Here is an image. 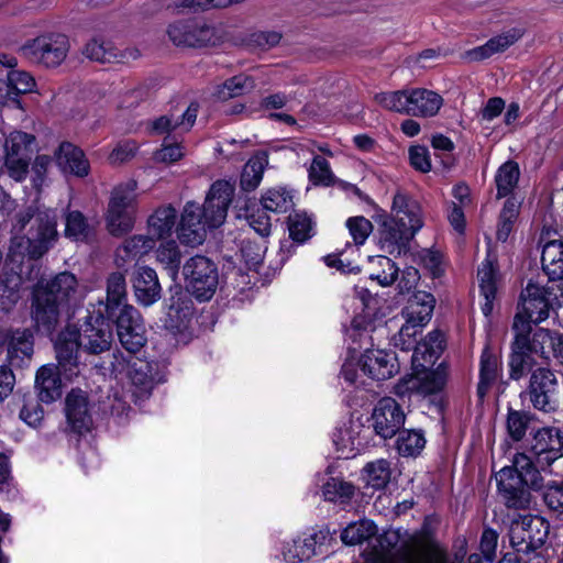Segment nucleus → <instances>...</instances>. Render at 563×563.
Segmentation results:
<instances>
[{
    "label": "nucleus",
    "mask_w": 563,
    "mask_h": 563,
    "mask_svg": "<svg viewBox=\"0 0 563 563\" xmlns=\"http://www.w3.org/2000/svg\"><path fill=\"white\" fill-rule=\"evenodd\" d=\"M234 188L227 180L212 184L202 207L196 202L186 203L179 228L178 238L187 245H199L206 239L207 229L220 227L231 203Z\"/></svg>",
    "instance_id": "f257e3e1"
},
{
    "label": "nucleus",
    "mask_w": 563,
    "mask_h": 563,
    "mask_svg": "<svg viewBox=\"0 0 563 563\" xmlns=\"http://www.w3.org/2000/svg\"><path fill=\"white\" fill-rule=\"evenodd\" d=\"M112 325L102 313H89L80 327L67 325L55 342V352L58 364L66 368L77 364L79 349L90 353L100 354L108 351L112 344Z\"/></svg>",
    "instance_id": "f03ea898"
},
{
    "label": "nucleus",
    "mask_w": 563,
    "mask_h": 563,
    "mask_svg": "<svg viewBox=\"0 0 563 563\" xmlns=\"http://www.w3.org/2000/svg\"><path fill=\"white\" fill-rule=\"evenodd\" d=\"M422 225L419 203L404 194H396L393 199L391 216L386 218L379 228L380 249L391 255L407 253L409 242Z\"/></svg>",
    "instance_id": "7ed1b4c3"
},
{
    "label": "nucleus",
    "mask_w": 563,
    "mask_h": 563,
    "mask_svg": "<svg viewBox=\"0 0 563 563\" xmlns=\"http://www.w3.org/2000/svg\"><path fill=\"white\" fill-rule=\"evenodd\" d=\"M78 282L74 274L63 272L37 282L33 289L32 317L37 325L51 331L58 322L63 308L76 299Z\"/></svg>",
    "instance_id": "20e7f679"
},
{
    "label": "nucleus",
    "mask_w": 563,
    "mask_h": 563,
    "mask_svg": "<svg viewBox=\"0 0 563 563\" xmlns=\"http://www.w3.org/2000/svg\"><path fill=\"white\" fill-rule=\"evenodd\" d=\"M498 494L510 509H528L530 506L529 488L541 489L543 478L531 459L525 453H517L512 464L504 466L495 475Z\"/></svg>",
    "instance_id": "39448f33"
},
{
    "label": "nucleus",
    "mask_w": 563,
    "mask_h": 563,
    "mask_svg": "<svg viewBox=\"0 0 563 563\" xmlns=\"http://www.w3.org/2000/svg\"><path fill=\"white\" fill-rule=\"evenodd\" d=\"M33 219L29 235H16L11 239L8 258L20 266L25 258L38 260L46 254L58 239L57 212L54 209H37L33 216L21 219L22 225Z\"/></svg>",
    "instance_id": "423d86ee"
},
{
    "label": "nucleus",
    "mask_w": 563,
    "mask_h": 563,
    "mask_svg": "<svg viewBox=\"0 0 563 563\" xmlns=\"http://www.w3.org/2000/svg\"><path fill=\"white\" fill-rule=\"evenodd\" d=\"M375 100L389 111L422 118L437 115L443 106V98L426 88L380 92L375 96Z\"/></svg>",
    "instance_id": "0eeeda50"
},
{
    "label": "nucleus",
    "mask_w": 563,
    "mask_h": 563,
    "mask_svg": "<svg viewBox=\"0 0 563 563\" xmlns=\"http://www.w3.org/2000/svg\"><path fill=\"white\" fill-rule=\"evenodd\" d=\"M520 298V311L516 316H521L529 327L538 324L548 319L550 309L562 305L563 280L549 278L544 286L529 282Z\"/></svg>",
    "instance_id": "6e6552de"
},
{
    "label": "nucleus",
    "mask_w": 563,
    "mask_h": 563,
    "mask_svg": "<svg viewBox=\"0 0 563 563\" xmlns=\"http://www.w3.org/2000/svg\"><path fill=\"white\" fill-rule=\"evenodd\" d=\"M167 34L177 46L198 48L219 45L227 38V31L222 25H211L194 20L170 24Z\"/></svg>",
    "instance_id": "1a4fd4ad"
},
{
    "label": "nucleus",
    "mask_w": 563,
    "mask_h": 563,
    "mask_svg": "<svg viewBox=\"0 0 563 563\" xmlns=\"http://www.w3.org/2000/svg\"><path fill=\"white\" fill-rule=\"evenodd\" d=\"M69 47V40L65 34L46 33L27 41L21 47V53L32 63L56 67L64 62Z\"/></svg>",
    "instance_id": "9d476101"
},
{
    "label": "nucleus",
    "mask_w": 563,
    "mask_h": 563,
    "mask_svg": "<svg viewBox=\"0 0 563 563\" xmlns=\"http://www.w3.org/2000/svg\"><path fill=\"white\" fill-rule=\"evenodd\" d=\"M401 539L400 531L389 529L369 542L364 551L367 563H391L393 553ZM427 563H451L444 549L430 544L426 551Z\"/></svg>",
    "instance_id": "9b49d317"
},
{
    "label": "nucleus",
    "mask_w": 563,
    "mask_h": 563,
    "mask_svg": "<svg viewBox=\"0 0 563 563\" xmlns=\"http://www.w3.org/2000/svg\"><path fill=\"white\" fill-rule=\"evenodd\" d=\"M512 329L515 331V340L511 344V353L509 355V377L519 380L527 373L534 371L537 366L545 364L529 347L527 343V333H530L531 327L522 320L521 316H515Z\"/></svg>",
    "instance_id": "f8f14e48"
},
{
    "label": "nucleus",
    "mask_w": 563,
    "mask_h": 563,
    "mask_svg": "<svg viewBox=\"0 0 563 563\" xmlns=\"http://www.w3.org/2000/svg\"><path fill=\"white\" fill-rule=\"evenodd\" d=\"M434 306L435 299L430 292L419 290L410 297L402 312L406 317V323L398 333L402 350L409 349L415 342L418 328L424 327L431 320Z\"/></svg>",
    "instance_id": "ddd939ff"
},
{
    "label": "nucleus",
    "mask_w": 563,
    "mask_h": 563,
    "mask_svg": "<svg viewBox=\"0 0 563 563\" xmlns=\"http://www.w3.org/2000/svg\"><path fill=\"white\" fill-rule=\"evenodd\" d=\"M183 274L187 282V288L200 301L209 300L218 287V271L216 265L205 256L189 258Z\"/></svg>",
    "instance_id": "4468645a"
},
{
    "label": "nucleus",
    "mask_w": 563,
    "mask_h": 563,
    "mask_svg": "<svg viewBox=\"0 0 563 563\" xmlns=\"http://www.w3.org/2000/svg\"><path fill=\"white\" fill-rule=\"evenodd\" d=\"M34 142L33 134L22 131H12L5 137L4 167L12 179L22 181L26 178L32 154L31 146Z\"/></svg>",
    "instance_id": "2eb2a0df"
},
{
    "label": "nucleus",
    "mask_w": 563,
    "mask_h": 563,
    "mask_svg": "<svg viewBox=\"0 0 563 563\" xmlns=\"http://www.w3.org/2000/svg\"><path fill=\"white\" fill-rule=\"evenodd\" d=\"M371 419L375 433L387 440L404 427L406 413L394 398L384 397L375 405Z\"/></svg>",
    "instance_id": "dca6fc26"
},
{
    "label": "nucleus",
    "mask_w": 563,
    "mask_h": 563,
    "mask_svg": "<svg viewBox=\"0 0 563 563\" xmlns=\"http://www.w3.org/2000/svg\"><path fill=\"white\" fill-rule=\"evenodd\" d=\"M117 333L121 345L130 353L139 352L146 343L145 327L133 306H124L117 316Z\"/></svg>",
    "instance_id": "f3484780"
},
{
    "label": "nucleus",
    "mask_w": 563,
    "mask_h": 563,
    "mask_svg": "<svg viewBox=\"0 0 563 563\" xmlns=\"http://www.w3.org/2000/svg\"><path fill=\"white\" fill-rule=\"evenodd\" d=\"M558 379L555 374L545 366L532 371L529 379L528 395L532 406L545 412L555 408Z\"/></svg>",
    "instance_id": "a211bd4d"
},
{
    "label": "nucleus",
    "mask_w": 563,
    "mask_h": 563,
    "mask_svg": "<svg viewBox=\"0 0 563 563\" xmlns=\"http://www.w3.org/2000/svg\"><path fill=\"white\" fill-rule=\"evenodd\" d=\"M0 344L7 351L11 367L29 366L33 356V335L29 330H5L0 333Z\"/></svg>",
    "instance_id": "6ab92c4d"
},
{
    "label": "nucleus",
    "mask_w": 563,
    "mask_h": 563,
    "mask_svg": "<svg viewBox=\"0 0 563 563\" xmlns=\"http://www.w3.org/2000/svg\"><path fill=\"white\" fill-rule=\"evenodd\" d=\"M531 452L541 466H550L563 456V432L556 428L538 430L531 441Z\"/></svg>",
    "instance_id": "aec40b11"
},
{
    "label": "nucleus",
    "mask_w": 563,
    "mask_h": 563,
    "mask_svg": "<svg viewBox=\"0 0 563 563\" xmlns=\"http://www.w3.org/2000/svg\"><path fill=\"white\" fill-rule=\"evenodd\" d=\"M360 365L364 374L376 380L388 379L399 369L395 353L384 350H366Z\"/></svg>",
    "instance_id": "412c9836"
},
{
    "label": "nucleus",
    "mask_w": 563,
    "mask_h": 563,
    "mask_svg": "<svg viewBox=\"0 0 563 563\" xmlns=\"http://www.w3.org/2000/svg\"><path fill=\"white\" fill-rule=\"evenodd\" d=\"M65 413L71 428L81 433L90 430L92 418L88 396L81 389H71L65 399Z\"/></svg>",
    "instance_id": "4be33fe9"
},
{
    "label": "nucleus",
    "mask_w": 563,
    "mask_h": 563,
    "mask_svg": "<svg viewBox=\"0 0 563 563\" xmlns=\"http://www.w3.org/2000/svg\"><path fill=\"white\" fill-rule=\"evenodd\" d=\"M82 53L87 58L99 63H125L140 57V51L137 48L119 51L111 42L101 38H92L89 41Z\"/></svg>",
    "instance_id": "5701e85b"
},
{
    "label": "nucleus",
    "mask_w": 563,
    "mask_h": 563,
    "mask_svg": "<svg viewBox=\"0 0 563 563\" xmlns=\"http://www.w3.org/2000/svg\"><path fill=\"white\" fill-rule=\"evenodd\" d=\"M133 289L139 303L148 307L161 298L162 287L156 272L148 266H141L134 272Z\"/></svg>",
    "instance_id": "b1692460"
},
{
    "label": "nucleus",
    "mask_w": 563,
    "mask_h": 563,
    "mask_svg": "<svg viewBox=\"0 0 563 563\" xmlns=\"http://www.w3.org/2000/svg\"><path fill=\"white\" fill-rule=\"evenodd\" d=\"M58 167L64 173H69L77 177H85L89 174L90 165L85 153L74 144L64 142L55 153Z\"/></svg>",
    "instance_id": "393cba45"
},
{
    "label": "nucleus",
    "mask_w": 563,
    "mask_h": 563,
    "mask_svg": "<svg viewBox=\"0 0 563 563\" xmlns=\"http://www.w3.org/2000/svg\"><path fill=\"white\" fill-rule=\"evenodd\" d=\"M35 388L38 399L52 404L62 396V380L58 367L53 364L43 365L36 373Z\"/></svg>",
    "instance_id": "a878e982"
},
{
    "label": "nucleus",
    "mask_w": 563,
    "mask_h": 563,
    "mask_svg": "<svg viewBox=\"0 0 563 563\" xmlns=\"http://www.w3.org/2000/svg\"><path fill=\"white\" fill-rule=\"evenodd\" d=\"M198 110V103L191 102L183 112L181 122L176 121L175 113H169L153 120L151 122V130L153 133L159 135L172 132L186 133L194 126L197 120Z\"/></svg>",
    "instance_id": "bb28decb"
},
{
    "label": "nucleus",
    "mask_w": 563,
    "mask_h": 563,
    "mask_svg": "<svg viewBox=\"0 0 563 563\" xmlns=\"http://www.w3.org/2000/svg\"><path fill=\"white\" fill-rule=\"evenodd\" d=\"M323 536L318 533L310 534L303 539L298 538L287 543L283 549L284 560L288 563H300L314 556L317 547Z\"/></svg>",
    "instance_id": "cd10ccee"
},
{
    "label": "nucleus",
    "mask_w": 563,
    "mask_h": 563,
    "mask_svg": "<svg viewBox=\"0 0 563 563\" xmlns=\"http://www.w3.org/2000/svg\"><path fill=\"white\" fill-rule=\"evenodd\" d=\"M177 220V210L170 205L157 208L147 220L148 234L161 240L170 236Z\"/></svg>",
    "instance_id": "c85d7f7f"
},
{
    "label": "nucleus",
    "mask_w": 563,
    "mask_h": 563,
    "mask_svg": "<svg viewBox=\"0 0 563 563\" xmlns=\"http://www.w3.org/2000/svg\"><path fill=\"white\" fill-rule=\"evenodd\" d=\"M500 372L499 357L486 346L481 355L479 361V382L477 386V395L483 399L488 393L489 388L496 382Z\"/></svg>",
    "instance_id": "c756f323"
},
{
    "label": "nucleus",
    "mask_w": 563,
    "mask_h": 563,
    "mask_svg": "<svg viewBox=\"0 0 563 563\" xmlns=\"http://www.w3.org/2000/svg\"><path fill=\"white\" fill-rule=\"evenodd\" d=\"M542 269L550 279L563 280V242L548 241L542 249Z\"/></svg>",
    "instance_id": "7c9ffc66"
},
{
    "label": "nucleus",
    "mask_w": 563,
    "mask_h": 563,
    "mask_svg": "<svg viewBox=\"0 0 563 563\" xmlns=\"http://www.w3.org/2000/svg\"><path fill=\"white\" fill-rule=\"evenodd\" d=\"M528 347L545 364H548L549 354L552 351L555 356V350L559 343H563V336L551 332L550 330L540 328L532 338L527 333Z\"/></svg>",
    "instance_id": "2f4dec72"
},
{
    "label": "nucleus",
    "mask_w": 563,
    "mask_h": 563,
    "mask_svg": "<svg viewBox=\"0 0 563 563\" xmlns=\"http://www.w3.org/2000/svg\"><path fill=\"white\" fill-rule=\"evenodd\" d=\"M477 277L481 292L485 299V302L482 306V311L487 317L493 311V302L497 292L496 269L490 261L486 260L482 263L478 268Z\"/></svg>",
    "instance_id": "473e14b6"
},
{
    "label": "nucleus",
    "mask_w": 563,
    "mask_h": 563,
    "mask_svg": "<svg viewBox=\"0 0 563 563\" xmlns=\"http://www.w3.org/2000/svg\"><path fill=\"white\" fill-rule=\"evenodd\" d=\"M367 272L372 280H376L380 286L386 287L394 284L399 268L389 257L377 255L368 257Z\"/></svg>",
    "instance_id": "72a5a7b5"
},
{
    "label": "nucleus",
    "mask_w": 563,
    "mask_h": 563,
    "mask_svg": "<svg viewBox=\"0 0 563 563\" xmlns=\"http://www.w3.org/2000/svg\"><path fill=\"white\" fill-rule=\"evenodd\" d=\"M155 246V239L148 235H133L126 239L117 251V261L129 262L136 260Z\"/></svg>",
    "instance_id": "f704fd0d"
},
{
    "label": "nucleus",
    "mask_w": 563,
    "mask_h": 563,
    "mask_svg": "<svg viewBox=\"0 0 563 563\" xmlns=\"http://www.w3.org/2000/svg\"><path fill=\"white\" fill-rule=\"evenodd\" d=\"M22 283V275L14 269L4 271L0 275V305L3 309H9L18 302Z\"/></svg>",
    "instance_id": "c9c22d12"
},
{
    "label": "nucleus",
    "mask_w": 563,
    "mask_h": 563,
    "mask_svg": "<svg viewBox=\"0 0 563 563\" xmlns=\"http://www.w3.org/2000/svg\"><path fill=\"white\" fill-rule=\"evenodd\" d=\"M134 209L108 205L107 227L112 235H122L132 230L135 222Z\"/></svg>",
    "instance_id": "e433bc0d"
},
{
    "label": "nucleus",
    "mask_w": 563,
    "mask_h": 563,
    "mask_svg": "<svg viewBox=\"0 0 563 563\" xmlns=\"http://www.w3.org/2000/svg\"><path fill=\"white\" fill-rule=\"evenodd\" d=\"M126 299L125 277L121 273H112L107 279V305L109 316L114 314L115 309H122Z\"/></svg>",
    "instance_id": "4c0bfd02"
},
{
    "label": "nucleus",
    "mask_w": 563,
    "mask_h": 563,
    "mask_svg": "<svg viewBox=\"0 0 563 563\" xmlns=\"http://www.w3.org/2000/svg\"><path fill=\"white\" fill-rule=\"evenodd\" d=\"M519 38V34L516 32H507L500 35H497L489 41H487L484 45L478 46L467 53L471 59L473 60H482L490 57L496 53H500L506 51L509 46H511Z\"/></svg>",
    "instance_id": "58836bf2"
},
{
    "label": "nucleus",
    "mask_w": 563,
    "mask_h": 563,
    "mask_svg": "<svg viewBox=\"0 0 563 563\" xmlns=\"http://www.w3.org/2000/svg\"><path fill=\"white\" fill-rule=\"evenodd\" d=\"M266 165L267 155L264 152L257 153L247 161L240 180L243 190H254L261 184Z\"/></svg>",
    "instance_id": "ea45409f"
},
{
    "label": "nucleus",
    "mask_w": 563,
    "mask_h": 563,
    "mask_svg": "<svg viewBox=\"0 0 563 563\" xmlns=\"http://www.w3.org/2000/svg\"><path fill=\"white\" fill-rule=\"evenodd\" d=\"M520 169L518 163L514 161L505 162L495 175L497 198H504L512 194L518 185Z\"/></svg>",
    "instance_id": "a19ab883"
},
{
    "label": "nucleus",
    "mask_w": 563,
    "mask_h": 563,
    "mask_svg": "<svg viewBox=\"0 0 563 563\" xmlns=\"http://www.w3.org/2000/svg\"><path fill=\"white\" fill-rule=\"evenodd\" d=\"M377 533L376 525L368 519H362L350 523L341 532V540L346 545H355L369 541Z\"/></svg>",
    "instance_id": "79ce46f5"
},
{
    "label": "nucleus",
    "mask_w": 563,
    "mask_h": 563,
    "mask_svg": "<svg viewBox=\"0 0 563 563\" xmlns=\"http://www.w3.org/2000/svg\"><path fill=\"white\" fill-rule=\"evenodd\" d=\"M390 476V463L385 459L369 462L363 468L366 484L375 489L384 488L389 483Z\"/></svg>",
    "instance_id": "37998d69"
},
{
    "label": "nucleus",
    "mask_w": 563,
    "mask_h": 563,
    "mask_svg": "<svg viewBox=\"0 0 563 563\" xmlns=\"http://www.w3.org/2000/svg\"><path fill=\"white\" fill-rule=\"evenodd\" d=\"M254 88V81L246 75H238L216 87L213 96L219 100L239 97Z\"/></svg>",
    "instance_id": "c03bdc74"
},
{
    "label": "nucleus",
    "mask_w": 563,
    "mask_h": 563,
    "mask_svg": "<svg viewBox=\"0 0 563 563\" xmlns=\"http://www.w3.org/2000/svg\"><path fill=\"white\" fill-rule=\"evenodd\" d=\"M156 260L167 271L173 280L178 276L181 253L175 241H168L159 245L156 250Z\"/></svg>",
    "instance_id": "a18cd8bd"
},
{
    "label": "nucleus",
    "mask_w": 563,
    "mask_h": 563,
    "mask_svg": "<svg viewBox=\"0 0 563 563\" xmlns=\"http://www.w3.org/2000/svg\"><path fill=\"white\" fill-rule=\"evenodd\" d=\"M266 211L286 213L294 207L292 195L285 188L268 189L261 199Z\"/></svg>",
    "instance_id": "49530a36"
},
{
    "label": "nucleus",
    "mask_w": 563,
    "mask_h": 563,
    "mask_svg": "<svg viewBox=\"0 0 563 563\" xmlns=\"http://www.w3.org/2000/svg\"><path fill=\"white\" fill-rule=\"evenodd\" d=\"M324 499L331 503L345 505L355 494V486L341 478L331 477L322 488Z\"/></svg>",
    "instance_id": "de8ad7c7"
},
{
    "label": "nucleus",
    "mask_w": 563,
    "mask_h": 563,
    "mask_svg": "<svg viewBox=\"0 0 563 563\" xmlns=\"http://www.w3.org/2000/svg\"><path fill=\"white\" fill-rule=\"evenodd\" d=\"M426 439L419 430H404L399 433L396 448L402 456H415L418 455L424 448Z\"/></svg>",
    "instance_id": "09e8293b"
},
{
    "label": "nucleus",
    "mask_w": 563,
    "mask_h": 563,
    "mask_svg": "<svg viewBox=\"0 0 563 563\" xmlns=\"http://www.w3.org/2000/svg\"><path fill=\"white\" fill-rule=\"evenodd\" d=\"M136 189L137 183L133 179L115 186L111 192L109 205L136 210Z\"/></svg>",
    "instance_id": "8fccbe9b"
},
{
    "label": "nucleus",
    "mask_w": 563,
    "mask_h": 563,
    "mask_svg": "<svg viewBox=\"0 0 563 563\" xmlns=\"http://www.w3.org/2000/svg\"><path fill=\"white\" fill-rule=\"evenodd\" d=\"M287 223L290 239L298 244L305 243L313 235L312 220L305 213L290 214Z\"/></svg>",
    "instance_id": "3c124183"
},
{
    "label": "nucleus",
    "mask_w": 563,
    "mask_h": 563,
    "mask_svg": "<svg viewBox=\"0 0 563 563\" xmlns=\"http://www.w3.org/2000/svg\"><path fill=\"white\" fill-rule=\"evenodd\" d=\"M529 525L526 520V515L515 518L509 528L510 544L517 553H529L533 551L532 547L528 544V529Z\"/></svg>",
    "instance_id": "603ef678"
},
{
    "label": "nucleus",
    "mask_w": 563,
    "mask_h": 563,
    "mask_svg": "<svg viewBox=\"0 0 563 563\" xmlns=\"http://www.w3.org/2000/svg\"><path fill=\"white\" fill-rule=\"evenodd\" d=\"M446 382V374L444 368L439 366L434 371H426L419 373V388L418 395L428 396L437 394L443 389Z\"/></svg>",
    "instance_id": "864d4df0"
},
{
    "label": "nucleus",
    "mask_w": 563,
    "mask_h": 563,
    "mask_svg": "<svg viewBox=\"0 0 563 563\" xmlns=\"http://www.w3.org/2000/svg\"><path fill=\"white\" fill-rule=\"evenodd\" d=\"M283 35L278 31H256L249 34L243 44L250 49L267 51L279 44Z\"/></svg>",
    "instance_id": "5fc2aeb1"
},
{
    "label": "nucleus",
    "mask_w": 563,
    "mask_h": 563,
    "mask_svg": "<svg viewBox=\"0 0 563 563\" xmlns=\"http://www.w3.org/2000/svg\"><path fill=\"white\" fill-rule=\"evenodd\" d=\"M531 415L526 411L509 409L507 415V431L514 441H520L527 433Z\"/></svg>",
    "instance_id": "6e6d98bb"
},
{
    "label": "nucleus",
    "mask_w": 563,
    "mask_h": 563,
    "mask_svg": "<svg viewBox=\"0 0 563 563\" xmlns=\"http://www.w3.org/2000/svg\"><path fill=\"white\" fill-rule=\"evenodd\" d=\"M308 175L313 185L330 186L334 181L329 162L319 155L313 157Z\"/></svg>",
    "instance_id": "4d7b16f0"
},
{
    "label": "nucleus",
    "mask_w": 563,
    "mask_h": 563,
    "mask_svg": "<svg viewBox=\"0 0 563 563\" xmlns=\"http://www.w3.org/2000/svg\"><path fill=\"white\" fill-rule=\"evenodd\" d=\"M526 520L529 525L528 544L536 551L545 542L549 525L542 518L531 515H526Z\"/></svg>",
    "instance_id": "13d9d810"
},
{
    "label": "nucleus",
    "mask_w": 563,
    "mask_h": 563,
    "mask_svg": "<svg viewBox=\"0 0 563 563\" xmlns=\"http://www.w3.org/2000/svg\"><path fill=\"white\" fill-rule=\"evenodd\" d=\"M88 224L84 214L79 211H70L66 216V236L76 241L85 240L88 236Z\"/></svg>",
    "instance_id": "bf43d9fd"
},
{
    "label": "nucleus",
    "mask_w": 563,
    "mask_h": 563,
    "mask_svg": "<svg viewBox=\"0 0 563 563\" xmlns=\"http://www.w3.org/2000/svg\"><path fill=\"white\" fill-rule=\"evenodd\" d=\"M440 355H433V351L426 344L418 343L415 346L411 363L416 373L426 372L431 368Z\"/></svg>",
    "instance_id": "052dcab7"
},
{
    "label": "nucleus",
    "mask_w": 563,
    "mask_h": 563,
    "mask_svg": "<svg viewBox=\"0 0 563 563\" xmlns=\"http://www.w3.org/2000/svg\"><path fill=\"white\" fill-rule=\"evenodd\" d=\"M543 499L550 510L563 518V483L552 482L545 486Z\"/></svg>",
    "instance_id": "680f3d73"
},
{
    "label": "nucleus",
    "mask_w": 563,
    "mask_h": 563,
    "mask_svg": "<svg viewBox=\"0 0 563 563\" xmlns=\"http://www.w3.org/2000/svg\"><path fill=\"white\" fill-rule=\"evenodd\" d=\"M346 227L356 245H362L373 230L369 220L364 217H353L347 219Z\"/></svg>",
    "instance_id": "e2e57ef3"
},
{
    "label": "nucleus",
    "mask_w": 563,
    "mask_h": 563,
    "mask_svg": "<svg viewBox=\"0 0 563 563\" xmlns=\"http://www.w3.org/2000/svg\"><path fill=\"white\" fill-rule=\"evenodd\" d=\"M7 81L9 82L11 89L16 98L21 93L30 92L35 86L34 78L26 71L22 70H11L8 73Z\"/></svg>",
    "instance_id": "0e129e2a"
},
{
    "label": "nucleus",
    "mask_w": 563,
    "mask_h": 563,
    "mask_svg": "<svg viewBox=\"0 0 563 563\" xmlns=\"http://www.w3.org/2000/svg\"><path fill=\"white\" fill-rule=\"evenodd\" d=\"M241 254L249 268H256L263 261L264 247L258 243L244 240L241 246Z\"/></svg>",
    "instance_id": "69168bd1"
},
{
    "label": "nucleus",
    "mask_w": 563,
    "mask_h": 563,
    "mask_svg": "<svg viewBox=\"0 0 563 563\" xmlns=\"http://www.w3.org/2000/svg\"><path fill=\"white\" fill-rule=\"evenodd\" d=\"M409 161L411 166L421 173H428L431 170L430 154L426 146H411L409 148Z\"/></svg>",
    "instance_id": "338daca9"
},
{
    "label": "nucleus",
    "mask_w": 563,
    "mask_h": 563,
    "mask_svg": "<svg viewBox=\"0 0 563 563\" xmlns=\"http://www.w3.org/2000/svg\"><path fill=\"white\" fill-rule=\"evenodd\" d=\"M497 541L498 533L494 529L487 528L483 531L479 548L483 556L489 563L496 559Z\"/></svg>",
    "instance_id": "774afa93"
}]
</instances>
